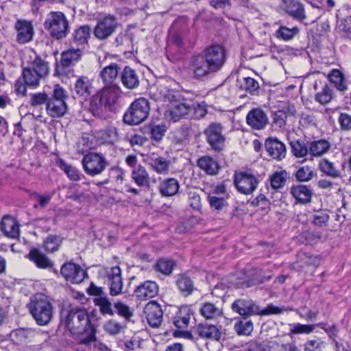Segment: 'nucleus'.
Wrapping results in <instances>:
<instances>
[{"label": "nucleus", "instance_id": "nucleus-1", "mask_svg": "<svg viewBox=\"0 0 351 351\" xmlns=\"http://www.w3.org/2000/svg\"><path fill=\"white\" fill-rule=\"evenodd\" d=\"M64 323L73 335L80 337V344L89 346L91 341L94 340L96 329L84 308H71L67 313Z\"/></svg>", "mask_w": 351, "mask_h": 351}, {"label": "nucleus", "instance_id": "nucleus-44", "mask_svg": "<svg viewBox=\"0 0 351 351\" xmlns=\"http://www.w3.org/2000/svg\"><path fill=\"white\" fill-rule=\"evenodd\" d=\"M319 169L326 175L333 178L341 177V172L334 163L327 159H322L319 163Z\"/></svg>", "mask_w": 351, "mask_h": 351}, {"label": "nucleus", "instance_id": "nucleus-62", "mask_svg": "<svg viewBox=\"0 0 351 351\" xmlns=\"http://www.w3.org/2000/svg\"><path fill=\"white\" fill-rule=\"evenodd\" d=\"M287 119V112L285 110H278L273 113V122L279 128H282L285 125Z\"/></svg>", "mask_w": 351, "mask_h": 351}, {"label": "nucleus", "instance_id": "nucleus-45", "mask_svg": "<svg viewBox=\"0 0 351 351\" xmlns=\"http://www.w3.org/2000/svg\"><path fill=\"white\" fill-rule=\"evenodd\" d=\"M200 312L202 315L208 319L217 318L223 314L222 310L212 303H205L201 308Z\"/></svg>", "mask_w": 351, "mask_h": 351}, {"label": "nucleus", "instance_id": "nucleus-51", "mask_svg": "<svg viewBox=\"0 0 351 351\" xmlns=\"http://www.w3.org/2000/svg\"><path fill=\"white\" fill-rule=\"evenodd\" d=\"M240 88L245 90L246 92L254 95L259 89V84L254 79L247 77H244L240 82Z\"/></svg>", "mask_w": 351, "mask_h": 351}, {"label": "nucleus", "instance_id": "nucleus-58", "mask_svg": "<svg viewBox=\"0 0 351 351\" xmlns=\"http://www.w3.org/2000/svg\"><path fill=\"white\" fill-rule=\"evenodd\" d=\"M92 143L89 136L87 134H83L78 141L77 151L82 154L88 152L91 149Z\"/></svg>", "mask_w": 351, "mask_h": 351}, {"label": "nucleus", "instance_id": "nucleus-40", "mask_svg": "<svg viewBox=\"0 0 351 351\" xmlns=\"http://www.w3.org/2000/svg\"><path fill=\"white\" fill-rule=\"evenodd\" d=\"M91 83L88 78L81 76L75 83L74 90L80 97H86L90 94Z\"/></svg>", "mask_w": 351, "mask_h": 351}, {"label": "nucleus", "instance_id": "nucleus-4", "mask_svg": "<svg viewBox=\"0 0 351 351\" xmlns=\"http://www.w3.org/2000/svg\"><path fill=\"white\" fill-rule=\"evenodd\" d=\"M232 309L243 317H250L254 315H267L280 314L284 309L274 305H268L265 308L261 309L260 306L252 300L238 299L232 304Z\"/></svg>", "mask_w": 351, "mask_h": 351}, {"label": "nucleus", "instance_id": "nucleus-49", "mask_svg": "<svg viewBox=\"0 0 351 351\" xmlns=\"http://www.w3.org/2000/svg\"><path fill=\"white\" fill-rule=\"evenodd\" d=\"M287 179V173L285 171H277L270 177L272 188L279 189L282 188Z\"/></svg>", "mask_w": 351, "mask_h": 351}, {"label": "nucleus", "instance_id": "nucleus-46", "mask_svg": "<svg viewBox=\"0 0 351 351\" xmlns=\"http://www.w3.org/2000/svg\"><path fill=\"white\" fill-rule=\"evenodd\" d=\"M103 108H108L106 106V103L102 99L99 92L95 94L91 99L90 109L92 111L93 115H99L102 112Z\"/></svg>", "mask_w": 351, "mask_h": 351}, {"label": "nucleus", "instance_id": "nucleus-13", "mask_svg": "<svg viewBox=\"0 0 351 351\" xmlns=\"http://www.w3.org/2000/svg\"><path fill=\"white\" fill-rule=\"evenodd\" d=\"M117 25L114 16L110 15L106 16L98 21L94 29V35L99 40H105L113 34Z\"/></svg>", "mask_w": 351, "mask_h": 351}, {"label": "nucleus", "instance_id": "nucleus-3", "mask_svg": "<svg viewBox=\"0 0 351 351\" xmlns=\"http://www.w3.org/2000/svg\"><path fill=\"white\" fill-rule=\"evenodd\" d=\"M49 74L48 62L35 55L29 66L23 68V78L25 84L32 88L39 86L40 81Z\"/></svg>", "mask_w": 351, "mask_h": 351}, {"label": "nucleus", "instance_id": "nucleus-16", "mask_svg": "<svg viewBox=\"0 0 351 351\" xmlns=\"http://www.w3.org/2000/svg\"><path fill=\"white\" fill-rule=\"evenodd\" d=\"M146 319L152 327H158L162 321L163 312L160 306L155 301H151L144 308Z\"/></svg>", "mask_w": 351, "mask_h": 351}, {"label": "nucleus", "instance_id": "nucleus-6", "mask_svg": "<svg viewBox=\"0 0 351 351\" xmlns=\"http://www.w3.org/2000/svg\"><path fill=\"white\" fill-rule=\"evenodd\" d=\"M66 90L59 84H56L49 102L47 103V114L52 118L63 117L67 110Z\"/></svg>", "mask_w": 351, "mask_h": 351}, {"label": "nucleus", "instance_id": "nucleus-63", "mask_svg": "<svg viewBox=\"0 0 351 351\" xmlns=\"http://www.w3.org/2000/svg\"><path fill=\"white\" fill-rule=\"evenodd\" d=\"M341 129L343 131L351 130V116L346 113H341L338 119Z\"/></svg>", "mask_w": 351, "mask_h": 351}, {"label": "nucleus", "instance_id": "nucleus-18", "mask_svg": "<svg viewBox=\"0 0 351 351\" xmlns=\"http://www.w3.org/2000/svg\"><path fill=\"white\" fill-rule=\"evenodd\" d=\"M108 280L110 289V294L112 296H117L122 293L123 279L121 270L119 266L111 268L108 274Z\"/></svg>", "mask_w": 351, "mask_h": 351}, {"label": "nucleus", "instance_id": "nucleus-54", "mask_svg": "<svg viewBox=\"0 0 351 351\" xmlns=\"http://www.w3.org/2000/svg\"><path fill=\"white\" fill-rule=\"evenodd\" d=\"M149 164L157 173H164L168 171L169 162L164 158H152Z\"/></svg>", "mask_w": 351, "mask_h": 351}, {"label": "nucleus", "instance_id": "nucleus-26", "mask_svg": "<svg viewBox=\"0 0 351 351\" xmlns=\"http://www.w3.org/2000/svg\"><path fill=\"white\" fill-rule=\"evenodd\" d=\"M121 81L128 89H134L139 86V78L136 72L128 66H125L121 73Z\"/></svg>", "mask_w": 351, "mask_h": 351}, {"label": "nucleus", "instance_id": "nucleus-60", "mask_svg": "<svg viewBox=\"0 0 351 351\" xmlns=\"http://www.w3.org/2000/svg\"><path fill=\"white\" fill-rule=\"evenodd\" d=\"M117 130L116 128L111 127L102 131V138L108 143H113L117 140Z\"/></svg>", "mask_w": 351, "mask_h": 351}, {"label": "nucleus", "instance_id": "nucleus-22", "mask_svg": "<svg viewBox=\"0 0 351 351\" xmlns=\"http://www.w3.org/2000/svg\"><path fill=\"white\" fill-rule=\"evenodd\" d=\"M17 31L16 40L20 44H25L32 40L34 35V28L30 22L18 20L15 24Z\"/></svg>", "mask_w": 351, "mask_h": 351}, {"label": "nucleus", "instance_id": "nucleus-11", "mask_svg": "<svg viewBox=\"0 0 351 351\" xmlns=\"http://www.w3.org/2000/svg\"><path fill=\"white\" fill-rule=\"evenodd\" d=\"M202 53L216 73L221 69L226 59L225 49L223 46L220 45L210 46L206 48Z\"/></svg>", "mask_w": 351, "mask_h": 351}, {"label": "nucleus", "instance_id": "nucleus-8", "mask_svg": "<svg viewBox=\"0 0 351 351\" xmlns=\"http://www.w3.org/2000/svg\"><path fill=\"white\" fill-rule=\"evenodd\" d=\"M192 77L195 80H203L216 73L203 53L193 56L188 67Z\"/></svg>", "mask_w": 351, "mask_h": 351}, {"label": "nucleus", "instance_id": "nucleus-56", "mask_svg": "<svg viewBox=\"0 0 351 351\" xmlns=\"http://www.w3.org/2000/svg\"><path fill=\"white\" fill-rule=\"evenodd\" d=\"M62 241L59 236L49 235L45 241V247L48 252H56L58 250Z\"/></svg>", "mask_w": 351, "mask_h": 351}, {"label": "nucleus", "instance_id": "nucleus-15", "mask_svg": "<svg viewBox=\"0 0 351 351\" xmlns=\"http://www.w3.org/2000/svg\"><path fill=\"white\" fill-rule=\"evenodd\" d=\"M246 123L255 130H263L269 123V118L261 108L252 109L246 116Z\"/></svg>", "mask_w": 351, "mask_h": 351}, {"label": "nucleus", "instance_id": "nucleus-34", "mask_svg": "<svg viewBox=\"0 0 351 351\" xmlns=\"http://www.w3.org/2000/svg\"><path fill=\"white\" fill-rule=\"evenodd\" d=\"M197 166L208 175H216L219 170V165L217 161L210 156H202L197 162Z\"/></svg>", "mask_w": 351, "mask_h": 351}, {"label": "nucleus", "instance_id": "nucleus-5", "mask_svg": "<svg viewBox=\"0 0 351 351\" xmlns=\"http://www.w3.org/2000/svg\"><path fill=\"white\" fill-rule=\"evenodd\" d=\"M44 27L52 38L60 40L68 34L69 21L62 12H51L45 21Z\"/></svg>", "mask_w": 351, "mask_h": 351}, {"label": "nucleus", "instance_id": "nucleus-39", "mask_svg": "<svg viewBox=\"0 0 351 351\" xmlns=\"http://www.w3.org/2000/svg\"><path fill=\"white\" fill-rule=\"evenodd\" d=\"M190 312L191 310L188 306H182L173 319L174 325L181 329L186 328L190 322Z\"/></svg>", "mask_w": 351, "mask_h": 351}, {"label": "nucleus", "instance_id": "nucleus-48", "mask_svg": "<svg viewBox=\"0 0 351 351\" xmlns=\"http://www.w3.org/2000/svg\"><path fill=\"white\" fill-rule=\"evenodd\" d=\"M175 265L176 264L173 261L161 258L156 263L155 269L164 275L169 276L172 273Z\"/></svg>", "mask_w": 351, "mask_h": 351}, {"label": "nucleus", "instance_id": "nucleus-59", "mask_svg": "<svg viewBox=\"0 0 351 351\" xmlns=\"http://www.w3.org/2000/svg\"><path fill=\"white\" fill-rule=\"evenodd\" d=\"M114 308L117 313L127 320H129L133 315V312L130 308L123 302H118L115 303Z\"/></svg>", "mask_w": 351, "mask_h": 351}, {"label": "nucleus", "instance_id": "nucleus-17", "mask_svg": "<svg viewBox=\"0 0 351 351\" xmlns=\"http://www.w3.org/2000/svg\"><path fill=\"white\" fill-rule=\"evenodd\" d=\"M192 106L186 104L183 99V100H180L173 106H169L165 115L176 122L181 119L186 118L192 112Z\"/></svg>", "mask_w": 351, "mask_h": 351}, {"label": "nucleus", "instance_id": "nucleus-23", "mask_svg": "<svg viewBox=\"0 0 351 351\" xmlns=\"http://www.w3.org/2000/svg\"><path fill=\"white\" fill-rule=\"evenodd\" d=\"M282 8L293 19L302 21L306 19L303 5L295 0H283Z\"/></svg>", "mask_w": 351, "mask_h": 351}, {"label": "nucleus", "instance_id": "nucleus-20", "mask_svg": "<svg viewBox=\"0 0 351 351\" xmlns=\"http://www.w3.org/2000/svg\"><path fill=\"white\" fill-rule=\"evenodd\" d=\"M158 292L157 284L151 280H147L138 286L134 290V295L140 301H145L155 297Z\"/></svg>", "mask_w": 351, "mask_h": 351}, {"label": "nucleus", "instance_id": "nucleus-10", "mask_svg": "<svg viewBox=\"0 0 351 351\" xmlns=\"http://www.w3.org/2000/svg\"><path fill=\"white\" fill-rule=\"evenodd\" d=\"M206 141L211 149L215 152L221 151L225 146L226 138L222 133V126L220 123L210 124L204 131Z\"/></svg>", "mask_w": 351, "mask_h": 351}, {"label": "nucleus", "instance_id": "nucleus-47", "mask_svg": "<svg viewBox=\"0 0 351 351\" xmlns=\"http://www.w3.org/2000/svg\"><path fill=\"white\" fill-rule=\"evenodd\" d=\"M300 32L299 28L293 27L292 28H288L285 26H280L276 32V36L278 38H280L283 40H289L293 39Z\"/></svg>", "mask_w": 351, "mask_h": 351}, {"label": "nucleus", "instance_id": "nucleus-36", "mask_svg": "<svg viewBox=\"0 0 351 351\" xmlns=\"http://www.w3.org/2000/svg\"><path fill=\"white\" fill-rule=\"evenodd\" d=\"M289 144L292 154L297 158H302V162L306 161L309 153V146L302 140L292 141Z\"/></svg>", "mask_w": 351, "mask_h": 351}, {"label": "nucleus", "instance_id": "nucleus-32", "mask_svg": "<svg viewBox=\"0 0 351 351\" xmlns=\"http://www.w3.org/2000/svg\"><path fill=\"white\" fill-rule=\"evenodd\" d=\"M28 258L40 269H51L53 265L47 256L37 249L32 250L28 254Z\"/></svg>", "mask_w": 351, "mask_h": 351}, {"label": "nucleus", "instance_id": "nucleus-9", "mask_svg": "<svg viewBox=\"0 0 351 351\" xmlns=\"http://www.w3.org/2000/svg\"><path fill=\"white\" fill-rule=\"evenodd\" d=\"M84 171L89 176L101 174L108 165L106 158L100 154L88 153L82 160Z\"/></svg>", "mask_w": 351, "mask_h": 351}, {"label": "nucleus", "instance_id": "nucleus-53", "mask_svg": "<svg viewBox=\"0 0 351 351\" xmlns=\"http://www.w3.org/2000/svg\"><path fill=\"white\" fill-rule=\"evenodd\" d=\"M313 169L308 166L300 167L295 173L296 179L300 182H308L314 176Z\"/></svg>", "mask_w": 351, "mask_h": 351}, {"label": "nucleus", "instance_id": "nucleus-19", "mask_svg": "<svg viewBox=\"0 0 351 351\" xmlns=\"http://www.w3.org/2000/svg\"><path fill=\"white\" fill-rule=\"evenodd\" d=\"M268 154L274 159L281 160L286 156V147L283 143L276 138H268L265 143Z\"/></svg>", "mask_w": 351, "mask_h": 351}, {"label": "nucleus", "instance_id": "nucleus-12", "mask_svg": "<svg viewBox=\"0 0 351 351\" xmlns=\"http://www.w3.org/2000/svg\"><path fill=\"white\" fill-rule=\"evenodd\" d=\"M258 183L256 178L250 173L241 172L234 176V184L237 190L245 195L250 194L255 191Z\"/></svg>", "mask_w": 351, "mask_h": 351}, {"label": "nucleus", "instance_id": "nucleus-43", "mask_svg": "<svg viewBox=\"0 0 351 351\" xmlns=\"http://www.w3.org/2000/svg\"><path fill=\"white\" fill-rule=\"evenodd\" d=\"M335 98V94L332 89L325 84L322 90L318 92L315 96V100L322 105H326L332 101Z\"/></svg>", "mask_w": 351, "mask_h": 351}, {"label": "nucleus", "instance_id": "nucleus-2", "mask_svg": "<svg viewBox=\"0 0 351 351\" xmlns=\"http://www.w3.org/2000/svg\"><path fill=\"white\" fill-rule=\"evenodd\" d=\"M29 311L40 326L47 325L53 316V306L48 298L42 293H37L31 298L28 304Z\"/></svg>", "mask_w": 351, "mask_h": 351}, {"label": "nucleus", "instance_id": "nucleus-64", "mask_svg": "<svg viewBox=\"0 0 351 351\" xmlns=\"http://www.w3.org/2000/svg\"><path fill=\"white\" fill-rule=\"evenodd\" d=\"M338 28L340 31L347 34L348 36L351 34V16H346L338 21Z\"/></svg>", "mask_w": 351, "mask_h": 351}, {"label": "nucleus", "instance_id": "nucleus-61", "mask_svg": "<svg viewBox=\"0 0 351 351\" xmlns=\"http://www.w3.org/2000/svg\"><path fill=\"white\" fill-rule=\"evenodd\" d=\"M167 130V127L165 124H159L154 125L152 128L151 134L152 138L156 141H160L164 136Z\"/></svg>", "mask_w": 351, "mask_h": 351}, {"label": "nucleus", "instance_id": "nucleus-29", "mask_svg": "<svg viewBox=\"0 0 351 351\" xmlns=\"http://www.w3.org/2000/svg\"><path fill=\"white\" fill-rule=\"evenodd\" d=\"M195 332L202 338L215 340H219L221 335L217 326L208 324H199Z\"/></svg>", "mask_w": 351, "mask_h": 351}, {"label": "nucleus", "instance_id": "nucleus-7", "mask_svg": "<svg viewBox=\"0 0 351 351\" xmlns=\"http://www.w3.org/2000/svg\"><path fill=\"white\" fill-rule=\"evenodd\" d=\"M149 113V102L141 97L132 103L123 116V121L129 125H138L147 119Z\"/></svg>", "mask_w": 351, "mask_h": 351}, {"label": "nucleus", "instance_id": "nucleus-31", "mask_svg": "<svg viewBox=\"0 0 351 351\" xmlns=\"http://www.w3.org/2000/svg\"><path fill=\"white\" fill-rule=\"evenodd\" d=\"M132 179L139 186L148 187L150 178L145 168L141 165L136 166L132 171Z\"/></svg>", "mask_w": 351, "mask_h": 351}, {"label": "nucleus", "instance_id": "nucleus-42", "mask_svg": "<svg viewBox=\"0 0 351 351\" xmlns=\"http://www.w3.org/2000/svg\"><path fill=\"white\" fill-rule=\"evenodd\" d=\"M91 28L88 25H82L75 30L73 34V41L79 45L87 43Z\"/></svg>", "mask_w": 351, "mask_h": 351}, {"label": "nucleus", "instance_id": "nucleus-37", "mask_svg": "<svg viewBox=\"0 0 351 351\" xmlns=\"http://www.w3.org/2000/svg\"><path fill=\"white\" fill-rule=\"evenodd\" d=\"M1 229L6 236L11 238H16L19 235V226L14 219L10 217H4L2 219Z\"/></svg>", "mask_w": 351, "mask_h": 351}, {"label": "nucleus", "instance_id": "nucleus-57", "mask_svg": "<svg viewBox=\"0 0 351 351\" xmlns=\"http://www.w3.org/2000/svg\"><path fill=\"white\" fill-rule=\"evenodd\" d=\"M31 333V331L27 329L19 328L12 331L10 337L17 343H22L25 341Z\"/></svg>", "mask_w": 351, "mask_h": 351}, {"label": "nucleus", "instance_id": "nucleus-33", "mask_svg": "<svg viewBox=\"0 0 351 351\" xmlns=\"http://www.w3.org/2000/svg\"><path fill=\"white\" fill-rule=\"evenodd\" d=\"M180 184L175 178L164 180L160 184L159 191L164 197H171L176 195L179 191Z\"/></svg>", "mask_w": 351, "mask_h": 351}, {"label": "nucleus", "instance_id": "nucleus-38", "mask_svg": "<svg viewBox=\"0 0 351 351\" xmlns=\"http://www.w3.org/2000/svg\"><path fill=\"white\" fill-rule=\"evenodd\" d=\"M176 285L184 296L191 295L195 289L193 281L186 274H181L178 276Z\"/></svg>", "mask_w": 351, "mask_h": 351}, {"label": "nucleus", "instance_id": "nucleus-52", "mask_svg": "<svg viewBox=\"0 0 351 351\" xmlns=\"http://www.w3.org/2000/svg\"><path fill=\"white\" fill-rule=\"evenodd\" d=\"M58 166L71 180L77 181L80 180L79 171L73 166L68 165L63 160L60 159L58 161Z\"/></svg>", "mask_w": 351, "mask_h": 351}, {"label": "nucleus", "instance_id": "nucleus-30", "mask_svg": "<svg viewBox=\"0 0 351 351\" xmlns=\"http://www.w3.org/2000/svg\"><path fill=\"white\" fill-rule=\"evenodd\" d=\"M83 54L81 49H74L73 47L64 51L61 54L60 64L64 67H68L73 63L79 61Z\"/></svg>", "mask_w": 351, "mask_h": 351}, {"label": "nucleus", "instance_id": "nucleus-24", "mask_svg": "<svg viewBox=\"0 0 351 351\" xmlns=\"http://www.w3.org/2000/svg\"><path fill=\"white\" fill-rule=\"evenodd\" d=\"M99 93L106 103V106L108 107V109H111L112 105L117 102L120 97L121 90L117 85H105L99 91Z\"/></svg>", "mask_w": 351, "mask_h": 351}, {"label": "nucleus", "instance_id": "nucleus-41", "mask_svg": "<svg viewBox=\"0 0 351 351\" xmlns=\"http://www.w3.org/2000/svg\"><path fill=\"white\" fill-rule=\"evenodd\" d=\"M330 145L326 140L315 141L310 143L309 154L313 156H321L328 151Z\"/></svg>", "mask_w": 351, "mask_h": 351}, {"label": "nucleus", "instance_id": "nucleus-14", "mask_svg": "<svg viewBox=\"0 0 351 351\" xmlns=\"http://www.w3.org/2000/svg\"><path fill=\"white\" fill-rule=\"evenodd\" d=\"M60 274L67 281L76 284L82 282L86 276L85 271L80 266L71 262L61 267Z\"/></svg>", "mask_w": 351, "mask_h": 351}, {"label": "nucleus", "instance_id": "nucleus-21", "mask_svg": "<svg viewBox=\"0 0 351 351\" xmlns=\"http://www.w3.org/2000/svg\"><path fill=\"white\" fill-rule=\"evenodd\" d=\"M93 295L96 297L94 298L93 302L96 306L99 307L100 313L103 315H114L112 304L109 299L104 295L101 288L96 287L93 291Z\"/></svg>", "mask_w": 351, "mask_h": 351}, {"label": "nucleus", "instance_id": "nucleus-25", "mask_svg": "<svg viewBox=\"0 0 351 351\" xmlns=\"http://www.w3.org/2000/svg\"><path fill=\"white\" fill-rule=\"evenodd\" d=\"M290 193L298 202L306 204L311 200L313 190L309 186L298 184L291 188Z\"/></svg>", "mask_w": 351, "mask_h": 351}, {"label": "nucleus", "instance_id": "nucleus-55", "mask_svg": "<svg viewBox=\"0 0 351 351\" xmlns=\"http://www.w3.org/2000/svg\"><path fill=\"white\" fill-rule=\"evenodd\" d=\"M50 97L45 93H37L31 95L29 104L34 108L39 107L49 102Z\"/></svg>", "mask_w": 351, "mask_h": 351}, {"label": "nucleus", "instance_id": "nucleus-50", "mask_svg": "<svg viewBox=\"0 0 351 351\" xmlns=\"http://www.w3.org/2000/svg\"><path fill=\"white\" fill-rule=\"evenodd\" d=\"M234 330L239 335H250L253 331V324L250 320H239L234 325Z\"/></svg>", "mask_w": 351, "mask_h": 351}, {"label": "nucleus", "instance_id": "nucleus-27", "mask_svg": "<svg viewBox=\"0 0 351 351\" xmlns=\"http://www.w3.org/2000/svg\"><path fill=\"white\" fill-rule=\"evenodd\" d=\"M328 80L337 90L345 92L348 90L349 82L344 74L338 69H332L327 76Z\"/></svg>", "mask_w": 351, "mask_h": 351}, {"label": "nucleus", "instance_id": "nucleus-28", "mask_svg": "<svg viewBox=\"0 0 351 351\" xmlns=\"http://www.w3.org/2000/svg\"><path fill=\"white\" fill-rule=\"evenodd\" d=\"M119 73V66L116 63H111L105 66L99 73V77L105 85H114Z\"/></svg>", "mask_w": 351, "mask_h": 351}, {"label": "nucleus", "instance_id": "nucleus-35", "mask_svg": "<svg viewBox=\"0 0 351 351\" xmlns=\"http://www.w3.org/2000/svg\"><path fill=\"white\" fill-rule=\"evenodd\" d=\"M157 99H160L172 106L176 103L179 102L180 100H183V97L178 90L163 87L160 89V97Z\"/></svg>", "mask_w": 351, "mask_h": 351}]
</instances>
